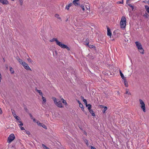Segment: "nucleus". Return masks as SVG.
<instances>
[{
  "label": "nucleus",
  "mask_w": 149,
  "mask_h": 149,
  "mask_svg": "<svg viewBox=\"0 0 149 149\" xmlns=\"http://www.w3.org/2000/svg\"><path fill=\"white\" fill-rule=\"evenodd\" d=\"M101 107L102 108H104V109L103 110V113H104L106 111L107 109V107L106 106H104L103 105H101Z\"/></svg>",
  "instance_id": "nucleus-16"
},
{
  "label": "nucleus",
  "mask_w": 149,
  "mask_h": 149,
  "mask_svg": "<svg viewBox=\"0 0 149 149\" xmlns=\"http://www.w3.org/2000/svg\"><path fill=\"white\" fill-rule=\"evenodd\" d=\"M42 146L43 148H46V147H47L45 145L43 144H42Z\"/></svg>",
  "instance_id": "nucleus-46"
},
{
  "label": "nucleus",
  "mask_w": 149,
  "mask_h": 149,
  "mask_svg": "<svg viewBox=\"0 0 149 149\" xmlns=\"http://www.w3.org/2000/svg\"><path fill=\"white\" fill-rule=\"evenodd\" d=\"M147 12L149 13V10H146Z\"/></svg>",
  "instance_id": "nucleus-61"
},
{
  "label": "nucleus",
  "mask_w": 149,
  "mask_h": 149,
  "mask_svg": "<svg viewBox=\"0 0 149 149\" xmlns=\"http://www.w3.org/2000/svg\"><path fill=\"white\" fill-rule=\"evenodd\" d=\"M81 99L83 101L84 100H85V99H84V97L82 96H81Z\"/></svg>",
  "instance_id": "nucleus-52"
},
{
  "label": "nucleus",
  "mask_w": 149,
  "mask_h": 149,
  "mask_svg": "<svg viewBox=\"0 0 149 149\" xmlns=\"http://www.w3.org/2000/svg\"><path fill=\"white\" fill-rule=\"evenodd\" d=\"M2 76L1 74H0V82H1V80L2 79Z\"/></svg>",
  "instance_id": "nucleus-51"
},
{
  "label": "nucleus",
  "mask_w": 149,
  "mask_h": 149,
  "mask_svg": "<svg viewBox=\"0 0 149 149\" xmlns=\"http://www.w3.org/2000/svg\"><path fill=\"white\" fill-rule=\"evenodd\" d=\"M16 59L22 65H23V64L25 62L23 61L22 59L20 58L18 56L16 57Z\"/></svg>",
  "instance_id": "nucleus-14"
},
{
  "label": "nucleus",
  "mask_w": 149,
  "mask_h": 149,
  "mask_svg": "<svg viewBox=\"0 0 149 149\" xmlns=\"http://www.w3.org/2000/svg\"><path fill=\"white\" fill-rule=\"evenodd\" d=\"M127 93H128V95H131V93H128V91H127L126 92H125V94H127Z\"/></svg>",
  "instance_id": "nucleus-50"
},
{
  "label": "nucleus",
  "mask_w": 149,
  "mask_h": 149,
  "mask_svg": "<svg viewBox=\"0 0 149 149\" xmlns=\"http://www.w3.org/2000/svg\"><path fill=\"white\" fill-rule=\"evenodd\" d=\"M49 41L51 42L56 41V44L60 47L62 48L63 49H66L68 51L70 50V48L68 47L67 45H65L63 44L62 42L59 41L57 38H53V39L50 40H49Z\"/></svg>",
  "instance_id": "nucleus-1"
},
{
  "label": "nucleus",
  "mask_w": 149,
  "mask_h": 149,
  "mask_svg": "<svg viewBox=\"0 0 149 149\" xmlns=\"http://www.w3.org/2000/svg\"><path fill=\"white\" fill-rule=\"evenodd\" d=\"M0 2L3 5H6L8 4L7 0H0Z\"/></svg>",
  "instance_id": "nucleus-13"
},
{
  "label": "nucleus",
  "mask_w": 149,
  "mask_h": 149,
  "mask_svg": "<svg viewBox=\"0 0 149 149\" xmlns=\"http://www.w3.org/2000/svg\"><path fill=\"white\" fill-rule=\"evenodd\" d=\"M25 132H26V134L28 135H30L31 134V133L29 131L27 130H25Z\"/></svg>",
  "instance_id": "nucleus-33"
},
{
  "label": "nucleus",
  "mask_w": 149,
  "mask_h": 149,
  "mask_svg": "<svg viewBox=\"0 0 149 149\" xmlns=\"http://www.w3.org/2000/svg\"><path fill=\"white\" fill-rule=\"evenodd\" d=\"M61 102H62V101L61 100L59 101L58 102L57 104H56V105L58 107L60 108L63 107V106L62 104L61 103Z\"/></svg>",
  "instance_id": "nucleus-10"
},
{
  "label": "nucleus",
  "mask_w": 149,
  "mask_h": 149,
  "mask_svg": "<svg viewBox=\"0 0 149 149\" xmlns=\"http://www.w3.org/2000/svg\"><path fill=\"white\" fill-rule=\"evenodd\" d=\"M40 127H43L45 129H47V126L45 125L43 123H42V124H41V125H40Z\"/></svg>",
  "instance_id": "nucleus-28"
},
{
  "label": "nucleus",
  "mask_w": 149,
  "mask_h": 149,
  "mask_svg": "<svg viewBox=\"0 0 149 149\" xmlns=\"http://www.w3.org/2000/svg\"><path fill=\"white\" fill-rule=\"evenodd\" d=\"M79 1L80 0H74L72 1L73 5L76 6H80Z\"/></svg>",
  "instance_id": "nucleus-7"
},
{
  "label": "nucleus",
  "mask_w": 149,
  "mask_h": 149,
  "mask_svg": "<svg viewBox=\"0 0 149 149\" xmlns=\"http://www.w3.org/2000/svg\"><path fill=\"white\" fill-rule=\"evenodd\" d=\"M12 113L17 121H18L19 120V118L16 115L14 110L12 111Z\"/></svg>",
  "instance_id": "nucleus-12"
},
{
  "label": "nucleus",
  "mask_w": 149,
  "mask_h": 149,
  "mask_svg": "<svg viewBox=\"0 0 149 149\" xmlns=\"http://www.w3.org/2000/svg\"><path fill=\"white\" fill-rule=\"evenodd\" d=\"M68 18H67V19L65 20V22H67V21H68Z\"/></svg>",
  "instance_id": "nucleus-59"
},
{
  "label": "nucleus",
  "mask_w": 149,
  "mask_h": 149,
  "mask_svg": "<svg viewBox=\"0 0 149 149\" xmlns=\"http://www.w3.org/2000/svg\"><path fill=\"white\" fill-rule=\"evenodd\" d=\"M120 74H121V73H122V72H121V71H120Z\"/></svg>",
  "instance_id": "nucleus-62"
},
{
  "label": "nucleus",
  "mask_w": 149,
  "mask_h": 149,
  "mask_svg": "<svg viewBox=\"0 0 149 149\" xmlns=\"http://www.w3.org/2000/svg\"><path fill=\"white\" fill-rule=\"evenodd\" d=\"M27 60L29 63H32L33 61L30 58H28Z\"/></svg>",
  "instance_id": "nucleus-35"
},
{
  "label": "nucleus",
  "mask_w": 149,
  "mask_h": 149,
  "mask_svg": "<svg viewBox=\"0 0 149 149\" xmlns=\"http://www.w3.org/2000/svg\"><path fill=\"white\" fill-rule=\"evenodd\" d=\"M42 99L43 100V103H45L46 102V98L45 97H43L42 96Z\"/></svg>",
  "instance_id": "nucleus-32"
},
{
  "label": "nucleus",
  "mask_w": 149,
  "mask_h": 149,
  "mask_svg": "<svg viewBox=\"0 0 149 149\" xmlns=\"http://www.w3.org/2000/svg\"><path fill=\"white\" fill-rule=\"evenodd\" d=\"M54 16L56 17L58 19H59L61 21H62V19L61 17H59V15L58 14H55Z\"/></svg>",
  "instance_id": "nucleus-22"
},
{
  "label": "nucleus",
  "mask_w": 149,
  "mask_h": 149,
  "mask_svg": "<svg viewBox=\"0 0 149 149\" xmlns=\"http://www.w3.org/2000/svg\"><path fill=\"white\" fill-rule=\"evenodd\" d=\"M77 102L79 104H81V103L80 102L79 100H77Z\"/></svg>",
  "instance_id": "nucleus-55"
},
{
  "label": "nucleus",
  "mask_w": 149,
  "mask_h": 149,
  "mask_svg": "<svg viewBox=\"0 0 149 149\" xmlns=\"http://www.w3.org/2000/svg\"><path fill=\"white\" fill-rule=\"evenodd\" d=\"M37 123L38 125L40 126V125H41L42 123H40L39 121H38L37 122Z\"/></svg>",
  "instance_id": "nucleus-36"
},
{
  "label": "nucleus",
  "mask_w": 149,
  "mask_h": 149,
  "mask_svg": "<svg viewBox=\"0 0 149 149\" xmlns=\"http://www.w3.org/2000/svg\"><path fill=\"white\" fill-rule=\"evenodd\" d=\"M88 47L91 49L93 48L95 50H96V47L94 45H90L88 46Z\"/></svg>",
  "instance_id": "nucleus-26"
},
{
  "label": "nucleus",
  "mask_w": 149,
  "mask_h": 149,
  "mask_svg": "<svg viewBox=\"0 0 149 149\" xmlns=\"http://www.w3.org/2000/svg\"><path fill=\"white\" fill-rule=\"evenodd\" d=\"M80 10L81 14H82L83 15H86V10Z\"/></svg>",
  "instance_id": "nucleus-21"
},
{
  "label": "nucleus",
  "mask_w": 149,
  "mask_h": 149,
  "mask_svg": "<svg viewBox=\"0 0 149 149\" xmlns=\"http://www.w3.org/2000/svg\"><path fill=\"white\" fill-rule=\"evenodd\" d=\"M84 142L86 143V144L87 146H88V140H87L86 139H85L84 140Z\"/></svg>",
  "instance_id": "nucleus-37"
},
{
  "label": "nucleus",
  "mask_w": 149,
  "mask_h": 149,
  "mask_svg": "<svg viewBox=\"0 0 149 149\" xmlns=\"http://www.w3.org/2000/svg\"><path fill=\"white\" fill-rule=\"evenodd\" d=\"M145 7L146 9H149V7L148 6H146Z\"/></svg>",
  "instance_id": "nucleus-47"
},
{
  "label": "nucleus",
  "mask_w": 149,
  "mask_h": 149,
  "mask_svg": "<svg viewBox=\"0 0 149 149\" xmlns=\"http://www.w3.org/2000/svg\"><path fill=\"white\" fill-rule=\"evenodd\" d=\"M23 64L22 65L25 69L26 70H29L30 71H31V70L27 63L24 62Z\"/></svg>",
  "instance_id": "nucleus-9"
},
{
  "label": "nucleus",
  "mask_w": 149,
  "mask_h": 149,
  "mask_svg": "<svg viewBox=\"0 0 149 149\" xmlns=\"http://www.w3.org/2000/svg\"><path fill=\"white\" fill-rule=\"evenodd\" d=\"M61 100L62 101V103L65 105H68L66 101L65 100H64L63 98H62L61 99Z\"/></svg>",
  "instance_id": "nucleus-18"
},
{
  "label": "nucleus",
  "mask_w": 149,
  "mask_h": 149,
  "mask_svg": "<svg viewBox=\"0 0 149 149\" xmlns=\"http://www.w3.org/2000/svg\"><path fill=\"white\" fill-rule=\"evenodd\" d=\"M15 139L14 134H11L8 138V142L10 143L12 141Z\"/></svg>",
  "instance_id": "nucleus-5"
},
{
  "label": "nucleus",
  "mask_w": 149,
  "mask_h": 149,
  "mask_svg": "<svg viewBox=\"0 0 149 149\" xmlns=\"http://www.w3.org/2000/svg\"><path fill=\"white\" fill-rule=\"evenodd\" d=\"M86 107H88V110L91 109L92 107V106L90 104H86Z\"/></svg>",
  "instance_id": "nucleus-24"
},
{
  "label": "nucleus",
  "mask_w": 149,
  "mask_h": 149,
  "mask_svg": "<svg viewBox=\"0 0 149 149\" xmlns=\"http://www.w3.org/2000/svg\"><path fill=\"white\" fill-rule=\"evenodd\" d=\"M33 121L34 122H36V119L35 118H33Z\"/></svg>",
  "instance_id": "nucleus-57"
},
{
  "label": "nucleus",
  "mask_w": 149,
  "mask_h": 149,
  "mask_svg": "<svg viewBox=\"0 0 149 149\" xmlns=\"http://www.w3.org/2000/svg\"><path fill=\"white\" fill-rule=\"evenodd\" d=\"M45 149H49V148H48V147H46V148H45Z\"/></svg>",
  "instance_id": "nucleus-60"
},
{
  "label": "nucleus",
  "mask_w": 149,
  "mask_h": 149,
  "mask_svg": "<svg viewBox=\"0 0 149 149\" xmlns=\"http://www.w3.org/2000/svg\"><path fill=\"white\" fill-rule=\"evenodd\" d=\"M143 16H144L146 19H148L149 15L146 13L145 14H144Z\"/></svg>",
  "instance_id": "nucleus-25"
},
{
  "label": "nucleus",
  "mask_w": 149,
  "mask_h": 149,
  "mask_svg": "<svg viewBox=\"0 0 149 149\" xmlns=\"http://www.w3.org/2000/svg\"><path fill=\"white\" fill-rule=\"evenodd\" d=\"M86 10V15H87V14H88V13H89L91 15H91V14H92V15H93V14L92 13H93L92 11H91V13H90V10Z\"/></svg>",
  "instance_id": "nucleus-27"
},
{
  "label": "nucleus",
  "mask_w": 149,
  "mask_h": 149,
  "mask_svg": "<svg viewBox=\"0 0 149 149\" xmlns=\"http://www.w3.org/2000/svg\"><path fill=\"white\" fill-rule=\"evenodd\" d=\"M18 122L20 123V124H19V127H22V126L23 125V124L22 123V121L19 120L18 121Z\"/></svg>",
  "instance_id": "nucleus-31"
},
{
  "label": "nucleus",
  "mask_w": 149,
  "mask_h": 149,
  "mask_svg": "<svg viewBox=\"0 0 149 149\" xmlns=\"http://www.w3.org/2000/svg\"><path fill=\"white\" fill-rule=\"evenodd\" d=\"M139 101L140 102V104H141L140 107L141 109L143 110L144 112H145L146 111V110L145 104L144 102L141 99H139Z\"/></svg>",
  "instance_id": "nucleus-4"
},
{
  "label": "nucleus",
  "mask_w": 149,
  "mask_h": 149,
  "mask_svg": "<svg viewBox=\"0 0 149 149\" xmlns=\"http://www.w3.org/2000/svg\"><path fill=\"white\" fill-rule=\"evenodd\" d=\"M88 111L90 113L92 114V116H95L94 112L92 110V109H90L89 110H88Z\"/></svg>",
  "instance_id": "nucleus-17"
},
{
  "label": "nucleus",
  "mask_w": 149,
  "mask_h": 149,
  "mask_svg": "<svg viewBox=\"0 0 149 149\" xmlns=\"http://www.w3.org/2000/svg\"><path fill=\"white\" fill-rule=\"evenodd\" d=\"M29 116H30L31 118L32 119H33V116H32V115H31V113H29Z\"/></svg>",
  "instance_id": "nucleus-43"
},
{
  "label": "nucleus",
  "mask_w": 149,
  "mask_h": 149,
  "mask_svg": "<svg viewBox=\"0 0 149 149\" xmlns=\"http://www.w3.org/2000/svg\"><path fill=\"white\" fill-rule=\"evenodd\" d=\"M123 0H122L121 1H118L117 2L118 3H123Z\"/></svg>",
  "instance_id": "nucleus-44"
},
{
  "label": "nucleus",
  "mask_w": 149,
  "mask_h": 149,
  "mask_svg": "<svg viewBox=\"0 0 149 149\" xmlns=\"http://www.w3.org/2000/svg\"><path fill=\"white\" fill-rule=\"evenodd\" d=\"M118 94H119V95L120 94V92H119V91H118Z\"/></svg>",
  "instance_id": "nucleus-63"
},
{
  "label": "nucleus",
  "mask_w": 149,
  "mask_h": 149,
  "mask_svg": "<svg viewBox=\"0 0 149 149\" xmlns=\"http://www.w3.org/2000/svg\"><path fill=\"white\" fill-rule=\"evenodd\" d=\"M73 5V4L72 3H69L68 5H67L65 7V8L66 9H69L70 7L71 6Z\"/></svg>",
  "instance_id": "nucleus-15"
},
{
  "label": "nucleus",
  "mask_w": 149,
  "mask_h": 149,
  "mask_svg": "<svg viewBox=\"0 0 149 149\" xmlns=\"http://www.w3.org/2000/svg\"><path fill=\"white\" fill-rule=\"evenodd\" d=\"M67 106H68V105H66V106H65L66 107H67Z\"/></svg>",
  "instance_id": "nucleus-64"
},
{
  "label": "nucleus",
  "mask_w": 149,
  "mask_h": 149,
  "mask_svg": "<svg viewBox=\"0 0 149 149\" xmlns=\"http://www.w3.org/2000/svg\"><path fill=\"white\" fill-rule=\"evenodd\" d=\"M24 109L25 110V111H26L27 112H29V110L27 109V107L25 105V104H24Z\"/></svg>",
  "instance_id": "nucleus-30"
},
{
  "label": "nucleus",
  "mask_w": 149,
  "mask_h": 149,
  "mask_svg": "<svg viewBox=\"0 0 149 149\" xmlns=\"http://www.w3.org/2000/svg\"><path fill=\"white\" fill-rule=\"evenodd\" d=\"M19 3L22 5L23 3V1L22 0H19Z\"/></svg>",
  "instance_id": "nucleus-41"
},
{
  "label": "nucleus",
  "mask_w": 149,
  "mask_h": 149,
  "mask_svg": "<svg viewBox=\"0 0 149 149\" xmlns=\"http://www.w3.org/2000/svg\"><path fill=\"white\" fill-rule=\"evenodd\" d=\"M52 99L53 100L55 104L56 105V104H57V103L58 102L56 98L54 97H52Z\"/></svg>",
  "instance_id": "nucleus-20"
},
{
  "label": "nucleus",
  "mask_w": 149,
  "mask_h": 149,
  "mask_svg": "<svg viewBox=\"0 0 149 149\" xmlns=\"http://www.w3.org/2000/svg\"><path fill=\"white\" fill-rule=\"evenodd\" d=\"M80 7L82 9H90V5L87 3L84 5H81Z\"/></svg>",
  "instance_id": "nucleus-6"
},
{
  "label": "nucleus",
  "mask_w": 149,
  "mask_h": 149,
  "mask_svg": "<svg viewBox=\"0 0 149 149\" xmlns=\"http://www.w3.org/2000/svg\"><path fill=\"white\" fill-rule=\"evenodd\" d=\"M10 70L11 72V74H13L14 73V71L13 69V68L11 67H10Z\"/></svg>",
  "instance_id": "nucleus-23"
},
{
  "label": "nucleus",
  "mask_w": 149,
  "mask_h": 149,
  "mask_svg": "<svg viewBox=\"0 0 149 149\" xmlns=\"http://www.w3.org/2000/svg\"><path fill=\"white\" fill-rule=\"evenodd\" d=\"M135 43L140 52L142 54H143L144 51L141 43L138 41H136Z\"/></svg>",
  "instance_id": "nucleus-2"
},
{
  "label": "nucleus",
  "mask_w": 149,
  "mask_h": 149,
  "mask_svg": "<svg viewBox=\"0 0 149 149\" xmlns=\"http://www.w3.org/2000/svg\"><path fill=\"white\" fill-rule=\"evenodd\" d=\"M123 80L124 81V85H125V86L126 87H128V82H127V79H124V80Z\"/></svg>",
  "instance_id": "nucleus-19"
},
{
  "label": "nucleus",
  "mask_w": 149,
  "mask_h": 149,
  "mask_svg": "<svg viewBox=\"0 0 149 149\" xmlns=\"http://www.w3.org/2000/svg\"><path fill=\"white\" fill-rule=\"evenodd\" d=\"M3 61L5 62L6 61V60L5 59V58H3Z\"/></svg>",
  "instance_id": "nucleus-58"
},
{
  "label": "nucleus",
  "mask_w": 149,
  "mask_h": 149,
  "mask_svg": "<svg viewBox=\"0 0 149 149\" xmlns=\"http://www.w3.org/2000/svg\"><path fill=\"white\" fill-rule=\"evenodd\" d=\"M91 149H96V148L93 146H91Z\"/></svg>",
  "instance_id": "nucleus-48"
},
{
  "label": "nucleus",
  "mask_w": 149,
  "mask_h": 149,
  "mask_svg": "<svg viewBox=\"0 0 149 149\" xmlns=\"http://www.w3.org/2000/svg\"><path fill=\"white\" fill-rule=\"evenodd\" d=\"M79 107L80 108H81L82 107H83V105L82 104H79Z\"/></svg>",
  "instance_id": "nucleus-45"
},
{
  "label": "nucleus",
  "mask_w": 149,
  "mask_h": 149,
  "mask_svg": "<svg viewBox=\"0 0 149 149\" xmlns=\"http://www.w3.org/2000/svg\"><path fill=\"white\" fill-rule=\"evenodd\" d=\"M107 35L108 36H110V37H111V30L109 27H108L107 26Z\"/></svg>",
  "instance_id": "nucleus-11"
},
{
  "label": "nucleus",
  "mask_w": 149,
  "mask_h": 149,
  "mask_svg": "<svg viewBox=\"0 0 149 149\" xmlns=\"http://www.w3.org/2000/svg\"><path fill=\"white\" fill-rule=\"evenodd\" d=\"M2 111L1 110V109L0 108V114H2Z\"/></svg>",
  "instance_id": "nucleus-53"
},
{
  "label": "nucleus",
  "mask_w": 149,
  "mask_h": 149,
  "mask_svg": "<svg viewBox=\"0 0 149 149\" xmlns=\"http://www.w3.org/2000/svg\"><path fill=\"white\" fill-rule=\"evenodd\" d=\"M81 110L84 111V112L87 115V113L86 112H85V111L84 110V107L81 108Z\"/></svg>",
  "instance_id": "nucleus-38"
},
{
  "label": "nucleus",
  "mask_w": 149,
  "mask_h": 149,
  "mask_svg": "<svg viewBox=\"0 0 149 149\" xmlns=\"http://www.w3.org/2000/svg\"><path fill=\"white\" fill-rule=\"evenodd\" d=\"M120 75L122 78L123 79V80H124V79H126L125 78L124 76L123 73H121Z\"/></svg>",
  "instance_id": "nucleus-34"
},
{
  "label": "nucleus",
  "mask_w": 149,
  "mask_h": 149,
  "mask_svg": "<svg viewBox=\"0 0 149 149\" xmlns=\"http://www.w3.org/2000/svg\"><path fill=\"white\" fill-rule=\"evenodd\" d=\"M126 5L127 6L130 7V8H132V9H134V8L133 4L131 3L130 1H127Z\"/></svg>",
  "instance_id": "nucleus-8"
},
{
  "label": "nucleus",
  "mask_w": 149,
  "mask_h": 149,
  "mask_svg": "<svg viewBox=\"0 0 149 149\" xmlns=\"http://www.w3.org/2000/svg\"><path fill=\"white\" fill-rule=\"evenodd\" d=\"M20 128L21 130H25V129L24 127H20Z\"/></svg>",
  "instance_id": "nucleus-42"
},
{
  "label": "nucleus",
  "mask_w": 149,
  "mask_h": 149,
  "mask_svg": "<svg viewBox=\"0 0 149 149\" xmlns=\"http://www.w3.org/2000/svg\"><path fill=\"white\" fill-rule=\"evenodd\" d=\"M89 42H86V45H88V46H89Z\"/></svg>",
  "instance_id": "nucleus-54"
},
{
  "label": "nucleus",
  "mask_w": 149,
  "mask_h": 149,
  "mask_svg": "<svg viewBox=\"0 0 149 149\" xmlns=\"http://www.w3.org/2000/svg\"><path fill=\"white\" fill-rule=\"evenodd\" d=\"M83 101L84 102V103L86 105V104H87V102L86 100V99L84 100Z\"/></svg>",
  "instance_id": "nucleus-39"
},
{
  "label": "nucleus",
  "mask_w": 149,
  "mask_h": 149,
  "mask_svg": "<svg viewBox=\"0 0 149 149\" xmlns=\"http://www.w3.org/2000/svg\"><path fill=\"white\" fill-rule=\"evenodd\" d=\"M89 39L88 38H86V40L85 42H89Z\"/></svg>",
  "instance_id": "nucleus-49"
},
{
  "label": "nucleus",
  "mask_w": 149,
  "mask_h": 149,
  "mask_svg": "<svg viewBox=\"0 0 149 149\" xmlns=\"http://www.w3.org/2000/svg\"><path fill=\"white\" fill-rule=\"evenodd\" d=\"M126 18L124 16H122L120 22L121 28H125L126 26Z\"/></svg>",
  "instance_id": "nucleus-3"
},
{
  "label": "nucleus",
  "mask_w": 149,
  "mask_h": 149,
  "mask_svg": "<svg viewBox=\"0 0 149 149\" xmlns=\"http://www.w3.org/2000/svg\"><path fill=\"white\" fill-rule=\"evenodd\" d=\"M89 56L90 57V58L91 59H93L94 58V57L92 55H90L89 54Z\"/></svg>",
  "instance_id": "nucleus-40"
},
{
  "label": "nucleus",
  "mask_w": 149,
  "mask_h": 149,
  "mask_svg": "<svg viewBox=\"0 0 149 149\" xmlns=\"http://www.w3.org/2000/svg\"><path fill=\"white\" fill-rule=\"evenodd\" d=\"M36 91L39 93V95H40L42 96V95H43V93H42L41 90H38V89H36Z\"/></svg>",
  "instance_id": "nucleus-29"
},
{
  "label": "nucleus",
  "mask_w": 149,
  "mask_h": 149,
  "mask_svg": "<svg viewBox=\"0 0 149 149\" xmlns=\"http://www.w3.org/2000/svg\"><path fill=\"white\" fill-rule=\"evenodd\" d=\"M5 66H6V69H8V66L7 65V64H6V65H5Z\"/></svg>",
  "instance_id": "nucleus-56"
}]
</instances>
